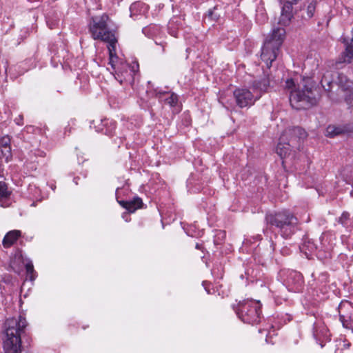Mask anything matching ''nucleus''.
<instances>
[{"label":"nucleus","instance_id":"f257e3e1","mask_svg":"<svg viewBox=\"0 0 353 353\" xmlns=\"http://www.w3.org/2000/svg\"><path fill=\"white\" fill-rule=\"evenodd\" d=\"M285 88L290 92L291 106L296 110L307 109L317 102L314 85L310 78L288 79Z\"/></svg>","mask_w":353,"mask_h":353},{"label":"nucleus","instance_id":"f03ea898","mask_svg":"<svg viewBox=\"0 0 353 353\" xmlns=\"http://www.w3.org/2000/svg\"><path fill=\"white\" fill-rule=\"evenodd\" d=\"M117 30V26L107 14L92 17L89 23V31L93 39L108 43L112 63L116 59Z\"/></svg>","mask_w":353,"mask_h":353},{"label":"nucleus","instance_id":"7ed1b4c3","mask_svg":"<svg viewBox=\"0 0 353 353\" xmlns=\"http://www.w3.org/2000/svg\"><path fill=\"white\" fill-rule=\"evenodd\" d=\"M27 325L24 317L8 319L5 322L6 339L3 341L5 353H20L21 347V334Z\"/></svg>","mask_w":353,"mask_h":353},{"label":"nucleus","instance_id":"20e7f679","mask_svg":"<svg viewBox=\"0 0 353 353\" xmlns=\"http://www.w3.org/2000/svg\"><path fill=\"white\" fill-rule=\"evenodd\" d=\"M265 219L268 223L278 230V232L284 239L291 237L298 229V219L288 210L267 214Z\"/></svg>","mask_w":353,"mask_h":353},{"label":"nucleus","instance_id":"39448f33","mask_svg":"<svg viewBox=\"0 0 353 353\" xmlns=\"http://www.w3.org/2000/svg\"><path fill=\"white\" fill-rule=\"evenodd\" d=\"M285 31L282 28H276L273 30L264 41L261 48V58L270 68L272 63L277 57L278 52L284 40Z\"/></svg>","mask_w":353,"mask_h":353},{"label":"nucleus","instance_id":"423d86ee","mask_svg":"<svg viewBox=\"0 0 353 353\" xmlns=\"http://www.w3.org/2000/svg\"><path fill=\"white\" fill-rule=\"evenodd\" d=\"M261 305L258 301L244 300L238 305L236 313L243 323L254 325L261 321Z\"/></svg>","mask_w":353,"mask_h":353},{"label":"nucleus","instance_id":"0eeeda50","mask_svg":"<svg viewBox=\"0 0 353 353\" xmlns=\"http://www.w3.org/2000/svg\"><path fill=\"white\" fill-rule=\"evenodd\" d=\"M114 63L111 62V58L109 57V64L114 72L115 79L120 83L123 82L132 84L134 81V76L139 70V64L133 63L132 65L119 61V57L116 54V59Z\"/></svg>","mask_w":353,"mask_h":353},{"label":"nucleus","instance_id":"6e6552de","mask_svg":"<svg viewBox=\"0 0 353 353\" xmlns=\"http://www.w3.org/2000/svg\"><path fill=\"white\" fill-rule=\"evenodd\" d=\"M329 239V234L327 233H323L320 237L321 247L320 248L314 243L312 239H305L303 243L300 246V250L304 253L307 259L310 258V256L316 252V251L323 250L325 252H329L332 248L327 241Z\"/></svg>","mask_w":353,"mask_h":353},{"label":"nucleus","instance_id":"1a4fd4ad","mask_svg":"<svg viewBox=\"0 0 353 353\" xmlns=\"http://www.w3.org/2000/svg\"><path fill=\"white\" fill-rule=\"evenodd\" d=\"M236 105L243 108L252 105L260 98V94L247 88H236L233 92Z\"/></svg>","mask_w":353,"mask_h":353},{"label":"nucleus","instance_id":"9d476101","mask_svg":"<svg viewBox=\"0 0 353 353\" xmlns=\"http://www.w3.org/2000/svg\"><path fill=\"white\" fill-rule=\"evenodd\" d=\"M283 283L289 291L301 292L304 285L303 275L295 270H287L283 272Z\"/></svg>","mask_w":353,"mask_h":353},{"label":"nucleus","instance_id":"9b49d317","mask_svg":"<svg viewBox=\"0 0 353 353\" xmlns=\"http://www.w3.org/2000/svg\"><path fill=\"white\" fill-rule=\"evenodd\" d=\"M339 320L346 328L350 327L353 323V307L350 303L340 304Z\"/></svg>","mask_w":353,"mask_h":353},{"label":"nucleus","instance_id":"f8f14e48","mask_svg":"<svg viewBox=\"0 0 353 353\" xmlns=\"http://www.w3.org/2000/svg\"><path fill=\"white\" fill-rule=\"evenodd\" d=\"M156 97L161 103L170 105L171 108H175L179 104V97L174 92L162 91L158 88L155 90Z\"/></svg>","mask_w":353,"mask_h":353},{"label":"nucleus","instance_id":"ddd939ff","mask_svg":"<svg viewBox=\"0 0 353 353\" xmlns=\"http://www.w3.org/2000/svg\"><path fill=\"white\" fill-rule=\"evenodd\" d=\"M17 260H18L19 261H22L21 257H19L18 259L15 258L14 260L11 261L10 267L14 270V272L19 274L22 270L23 267L25 266L28 276L30 277V279L31 281H34L35 279L36 273L34 272L32 263L31 261H28L26 264H22L21 265L18 266L17 265ZM22 263H23V261Z\"/></svg>","mask_w":353,"mask_h":353},{"label":"nucleus","instance_id":"4468645a","mask_svg":"<svg viewBox=\"0 0 353 353\" xmlns=\"http://www.w3.org/2000/svg\"><path fill=\"white\" fill-rule=\"evenodd\" d=\"M17 260H18L19 261H22L21 257H19L18 259L15 258L14 260L11 261L10 267L14 270V272L19 274L22 270L23 267L25 266L28 276L30 277V279L31 281H34L35 279L36 273L34 272L32 263L31 261H28L26 264H22L21 265L18 266L17 265ZM22 263H23V261Z\"/></svg>","mask_w":353,"mask_h":353},{"label":"nucleus","instance_id":"2eb2a0df","mask_svg":"<svg viewBox=\"0 0 353 353\" xmlns=\"http://www.w3.org/2000/svg\"><path fill=\"white\" fill-rule=\"evenodd\" d=\"M293 18V6L290 3H285L281 7V12L279 18V24L288 26Z\"/></svg>","mask_w":353,"mask_h":353},{"label":"nucleus","instance_id":"dca6fc26","mask_svg":"<svg viewBox=\"0 0 353 353\" xmlns=\"http://www.w3.org/2000/svg\"><path fill=\"white\" fill-rule=\"evenodd\" d=\"M286 137L287 136L283 133L276 148V152L281 159H285L290 155L291 144L290 142H285Z\"/></svg>","mask_w":353,"mask_h":353},{"label":"nucleus","instance_id":"f3484780","mask_svg":"<svg viewBox=\"0 0 353 353\" xmlns=\"http://www.w3.org/2000/svg\"><path fill=\"white\" fill-rule=\"evenodd\" d=\"M340 78V86L341 89L345 92V101L349 108L353 109V82L349 80H346L345 83L343 84V77Z\"/></svg>","mask_w":353,"mask_h":353},{"label":"nucleus","instance_id":"a211bd4d","mask_svg":"<svg viewBox=\"0 0 353 353\" xmlns=\"http://www.w3.org/2000/svg\"><path fill=\"white\" fill-rule=\"evenodd\" d=\"M328 282V274L327 272H322L319 274L318 278L313 280L312 283H310L314 289L319 290L321 292L325 293L327 292V283Z\"/></svg>","mask_w":353,"mask_h":353},{"label":"nucleus","instance_id":"6ab92c4d","mask_svg":"<svg viewBox=\"0 0 353 353\" xmlns=\"http://www.w3.org/2000/svg\"><path fill=\"white\" fill-rule=\"evenodd\" d=\"M21 232L20 230H14L8 232L4 236L2 243L4 248L11 247L21 236Z\"/></svg>","mask_w":353,"mask_h":353},{"label":"nucleus","instance_id":"aec40b11","mask_svg":"<svg viewBox=\"0 0 353 353\" xmlns=\"http://www.w3.org/2000/svg\"><path fill=\"white\" fill-rule=\"evenodd\" d=\"M343 43L345 46L344 52L341 54V61L343 63H353V44L348 42L347 39H344Z\"/></svg>","mask_w":353,"mask_h":353},{"label":"nucleus","instance_id":"412c9836","mask_svg":"<svg viewBox=\"0 0 353 353\" xmlns=\"http://www.w3.org/2000/svg\"><path fill=\"white\" fill-rule=\"evenodd\" d=\"M287 137L291 136L290 142L292 143L295 139L299 140L303 139L306 137V132L300 127H294L290 129L285 130L283 132Z\"/></svg>","mask_w":353,"mask_h":353},{"label":"nucleus","instance_id":"4be33fe9","mask_svg":"<svg viewBox=\"0 0 353 353\" xmlns=\"http://www.w3.org/2000/svg\"><path fill=\"white\" fill-rule=\"evenodd\" d=\"M119 203L130 212H134L143 205L142 199L138 196L130 201H121Z\"/></svg>","mask_w":353,"mask_h":353},{"label":"nucleus","instance_id":"5701e85b","mask_svg":"<svg viewBox=\"0 0 353 353\" xmlns=\"http://www.w3.org/2000/svg\"><path fill=\"white\" fill-rule=\"evenodd\" d=\"M270 86L269 79L264 77L259 81H255L253 83L252 90L255 93L261 95L262 92H265Z\"/></svg>","mask_w":353,"mask_h":353},{"label":"nucleus","instance_id":"b1692460","mask_svg":"<svg viewBox=\"0 0 353 353\" xmlns=\"http://www.w3.org/2000/svg\"><path fill=\"white\" fill-rule=\"evenodd\" d=\"M345 129L340 125H330L326 128V136L334 137L335 136L343 134Z\"/></svg>","mask_w":353,"mask_h":353},{"label":"nucleus","instance_id":"393cba45","mask_svg":"<svg viewBox=\"0 0 353 353\" xmlns=\"http://www.w3.org/2000/svg\"><path fill=\"white\" fill-rule=\"evenodd\" d=\"M313 335L314 338L317 340H321V337H327V328L322 324H314L313 327Z\"/></svg>","mask_w":353,"mask_h":353},{"label":"nucleus","instance_id":"a878e982","mask_svg":"<svg viewBox=\"0 0 353 353\" xmlns=\"http://www.w3.org/2000/svg\"><path fill=\"white\" fill-rule=\"evenodd\" d=\"M317 3H318L317 0H311L310 1H307V5L305 6V10H306V17H305V19H310L314 17Z\"/></svg>","mask_w":353,"mask_h":353},{"label":"nucleus","instance_id":"bb28decb","mask_svg":"<svg viewBox=\"0 0 353 353\" xmlns=\"http://www.w3.org/2000/svg\"><path fill=\"white\" fill-rule=\"evenodd\" d=\"M102 123H103V125H106L108 124H110V128H106V129H101V131L102 133L105 134H108V135H112V134L113 133V131L115 130L116 128V124H115V122L114 121H109L108 120H105V121H102Z\"/></svg>","mask_w":353,"mask_h":353},{"label":"nucleus","instance_id":"cd10ccee","mask_svg":"<svg viewBox=\"0 0 353 353\" xmlns=\"http://www.w3.org/2000/svg\"><path fill=\"white\" fill-rule=\"evenodd\" d=\"M1 158L5 159L6 162H8L12 159L11 146L1 148Z\"/></svg>","mask_w":353,"mask_h":353},{"label":"nucleus","instance_id":"c85d7f7f","mask_svg":"<svg viewBox=\"0 0 353 353\" xmlns=\"http://www.w3.org/2000/svg\"><path fill=\"white\" fill-rule=\"evenodd\" d=\"M9 195L7 185L4 182H0V200L7 198Z\"/></svg>","mask_w":353,"mask_h":353},{"label":"nucleus","instance_id":"c756f323","mask_svg":"<svg viewBox=\"0 0 353 353\" xmlns=\"http://www.w3.org/2000/svg\"><path fill=\"white\" fill-rule=\"evenodd\" d=\"M349 218H350V214L345 212L339 218V223H341L343 226L347 228Z\"/></svg>","mask_w":353,"mask_h":353},{"label":"nucleus","instance_id":"7c9ffc66","mask_svg":"<svg viewBox=\"0 0 353 353\" xmlns=\"http://www.w3.org/2000/svg\"><path fill=\"white\" fill-rule=\"evenodd\" d=\"M177 22V20L175 21H174V19H172L168 23V30H169V32L170 34L174 37H178V31L174 28V26L175 25V23Z\"/></svg>","mask_w":353,"mask_h":353},{"label":"nucleus","instance_id":"2f4dec72","mask_svg":"<svg viewBox=\"0 0 353 353\" xmlns=\"http://www.w3.org/2000/svg\"><path fill=\"white\" fill-rule=\"evenodd\" d=\"M142 6H143V3H140V2H137V3H134L132 4L130 8V13H131L130 16L132 17L133 15H136L137 9Z\"/></svg>","mask_w":353,"mask_h":353},{"label":"nucleus","instance_id":"473e14b6","mask_svg":"<svg viewBox=\"0 0 353 353\" xmlns=\"http://www.w3.org/2000/svg\"><path fill=\"white\" fill-rule=\"evenodd\" d=\"M10 146V138L8 136H5L0 139V148Z\"/></svg>","mask_w":353,"mask_h":353},{"label":"nucleus","instance_id":"72a5a7b5","mask_svg":"<svg viewBox=\"0 0 353 353\" xmlns=\"http://www.w3.org/2000/svg\"><path fill=\"white\" fill-rule=\"evenodd\" d=\"M23 117L22 114H19L17 117L14 119V122L18 125H22L23 124Z\"/></svg>","mask_w":353,"mask_h":353},{"label":"nucleus","instance_id":"f704fd0d","mask_svg":"<svg viewBox=\"0 0 353 353\" xmlns=\"http://www.w3.org/2000/svg\"><path fill=\"white\" fill-rule=\"evenodd\" d=\"M34 156L36 157H45L46 155V153L45 152L41 150H35L34 152Z\"/></svg>","mask_w":353,"mask_h":353},{"label":"nucleus","instance_id":"c9c22d12","mask_svg":"<svg viewBox=\"0 0 353 353\" xmlns=\"http://www.w3.org/2000/svg\"><path fill=\"white\" fill-rule=\"evenodd\" d=\"M212 15H213V11L210 10L208 11V17H210V18H212Z\"/></svg>","mask_w":353,"mask_h":353},{"label":"nucleus","instance_id":"e433bc0d","mask_svg":"<svg viewBox=\"0 0 353 353\" xmlns=\"http://www.w3.org/2000/svg\"><path fill=\"white\" fill-rule=\"evenodd\" d=\"M219 234H220L222 238H225V233L224 232H219Z\"/></svg>","mask_w":353,"mask_h":353},{"label":"nucleus","instance_id":"4c0bfd02","mask_svg":"<svg viewBox=\"0 0 353 353\" xmlns=\"http://www.w3.org/2000/svg\"><path fill=\"white\" fill-rule=\"evenodd\" d=\"M348 42L353 44V28L352 30V39L350 41H348Z\"/></svg>","mask_w":353,"mask_h":353},{"label":"nucleus","instance_id":"58836bf2","mask_svg":"<svg viewBox=\"0 0 353 353\" xmlns=\"http://www.w3.org/2000/svg\"><path fill=\"white\" fill-rule=\"evenodd\" d=\"M196 248L198 249V250L201 249V246H200V245L199 243H196Z\"/></svg>","mask_w":353,"mask_h":353},{"label":"nucleus","instance_id":"ea45409f","mask_svg":"<svg viewBox=\"0 0 353 353\" xmlns=\"http://www.w3.org/2000/svg\"><path fill=\"white\" fill-rule=\"evenodd\" d=\"M271 247H272V250H274V244L272 241L271 242Z\"/></svg>","mask_w":353,"mask_h":353},{"label":"nucleus","instance_id":"a19ab883","mask_svg":"<svg viewBox=\"0 0 353 353\" xmlns=\"http://www.w3.org/2000/svg\"><path fill=\"white\" fill-rule=\"evenodd\" d=\"M162 51L164 52V46L162 47Z\"/></svg>","mask_w":353,"mask_h":353},{"label":"nucleus","instance_id":"79ce46f5","mask_svg":"<svg viewBox=\"0 0 353 353\" xmlns=\"http://www.w3.org/2000/svg\"><path fill=\"white\" fill-rule=\"evenodd\" d=\"M203 285L205 286V281L203 282Z\"/></svg>","mask_w":353,"mask_h":353},{"label":"nucleus","instance_id":"37998d69","mask_svg":"<svg viewBox=\"0 0 353 353\" xmlns=\"http://www.w3.org/2000/svg\"><path fill=\"white\" fill-rule=\"evenodd\" d=\"M74 180H76V179H74ZM75 181V183L77 184V181Z\"/></svg>","mask_w":353,"mask_h":353}]
</instances>
